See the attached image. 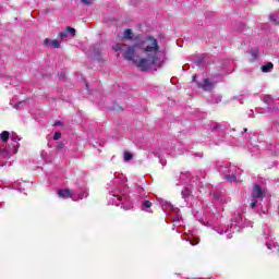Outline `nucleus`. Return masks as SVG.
Returning a JSON list of instances; mask_svg holds the SVG:
<instances>
[{
	"instance_id": "nucleus-1",
	"label": "nucleus",
	"mask_w": 279,
	"mask_h": 279,
	"mask_svg": "<svg viewBox=\"0 0 279 279\" xmlns=\"http://www.w3.org/2000/svg\"><path fill=\"white\" fill-rule=\"evenodd\" d=\"M125 47L123 44H116L113 49L114 51H124ZM138 47L144 51L146 59H136V46L128 47L123 56L125 60L134 62L141 71H149L151 66L160 68L165 64V52L158 46V39L147 36L140 43Z\"/></svg>"
},
{
	"instance_id": "nucleus-2",
	"label": "nucleus",
	"mask_w": 279,
	"mask_h": 279,
	"mask_svg": "<svg viewBox=\"0 0 279 279\" xmlns=\"http://www.w3.org/2000/svg\"><path fill=\"white\" fill-rule=\"evenodd\" d=\"M110 197L108 204L110 206H122L124 210H132L134 204L128 203V187L125 186V180L114 179L109 185Z\"/></svg>"
},
{
	"instance_id": "nucleus-3",
	"label": "nucleus",
	"mask_w": 279,
	"mask_h": 279,
	"mask_svg": "<svg viewBox=\"0 0 279 279\" xmlns=\"http://www.w3.org/2000/svg\"><path fill=\"white\" fill-rule=\"evenodd\" d=\"M252 221H247L245 219V217L243 216V214L241 213H234L231 216V220H230V227L225 228L220 227L218 229H216V232L218 234H226L227 239H232V234H234V232H241V230H243V228H247L248 226H251L252 228Z\"/></svg>"
},
{
	"instance_id": "nucleus-4",
	"label": "nucleus",
	"mask_w": 279,
	"mask_h": 279,
	"mask_svg": "<svg viewBox=\"0 0 279 279\" xmlns=\"http://www.w3.org/2000/svg\"><path fill=\"white\" fill-rule=\"evenodd\" d=\"M193 182H195V179L191 178V172H181L177 182V186H185L181 194L183 199L187 203L191 202V199H195V197H199V191H195Z\"/></svg>"
},
{
	"instance_id": "nucleus-5",
	"label": "nucleus",
	"mask_w": 279,
	"mask_h": 279,
	"mask_svg": "<svg viewBox=\"0 0 279 279\" xmlns=\"http://www.w3.org/2000/svg\"><path fill=\"white\" fill-rule=\"evenodd\" d=\"M217 169L220 175H223L225 180L228 182H236L243 170L241 168L228 162L220 161L217 163Z\"/></svg>"
},
{
	"instance_id": "nucleus-6",
	"label": "nucleus",
	"mask_w": 279,
	"mask_h": 279,
	"mask_svg": "<svg viewBox=\"0 0 279 279\" xmlns=\"http://www.w3.org/2000/svg\"><path fill=\"white\" fill-rule=\"evenodd\" d=\"M209 130H211V132H214V134H217L218 136L215 138L216 145H221L226 143V134H230V124L226 122L223 123L210 122Z\"/></svg>"
},
{
	"instance_id": "nucleus-7",
	"label": "nucleus",
	"mask_w": 279,
	"mask_h": 279,
	"mask_svg": "<svg viewBox=\"0 0 279 279\" xmlns=\"http://www.w3.org/2000/svg\"><path fill=\"white\" fill-rule=\"evenodd\" d=\"M265 197V191L263 190V187H260V185L255 184L253 186V191L251 194V208L253 210H262L263 209V199Z\"/></svg>"
},
{
	"instance_id": "nucleus-8",
	"label": "nucleus",
	"mask_w": 279,
	"mask_h": 279,
	"mask_svg": "<svg viewBox=\"0 0 279 279\" xmlns=\"http://www.w3.org/2000/svg\"><path fill=\"white\" fill-rule=\"evenodd\" d=\"M158 202L166 215H169V210L171 213H177V215L172 216L173 226L180 227L184 223V220H182V216L178 215L180 213V208L173 207L170 202L165 201L162 198H158Z\"/></svg>"
},
{
	"instance_id": "nucleus-9",
	"label": "nucleus",
	"mask_w": 279,
	"mask_h": 279,
	"mask_svg": "<svg viewBox=\"0 0 279 279\" xmlns=\"http://www.w3.org/2000/svg\"><path fill=\"white\" fill-rule=\"evenodd\" d=\"M263 238L267 250H269L272 254H278L279 245L278 243L274 242V239H271V230H269V227L267 226L263 227Z\"/></svg>"
},
{
	"instance_id": "nucleus-10",
	"label": "nucleus",
	"mask_w": 279,
	"mask_h": 279,
	"mask_svg": "<svg viewBox=\"0 0 279 279\" xmlns=\"http://www.w3.org/2000/svg\"><path fill=\"white\" fill-rule=\"evenodd\" d=\"M59 197H62V199H66L69 197H71V199H73V202H77L78 199H84V197H88V192L86 191H74L71 192L69 190H60L58 192Z\"/></svg>"
},
{
	"instance_id": "nucleus-11",
	"label": "nucleus",
	"mask_w": 279,
	"mask_h": 279,
	"mask_svg": "<svg viewBox=\"0 0 279 279\" xmlns=\"http://www.w3.org/2000/svg\"><path fill=\"white\" fill-rule=\"evenodd\" d=\"M25 184H27V182L25 181H2V184L0 185V189H2V191H5V189H8L9 191H19L20 193H23V191H25Z\"/></svg>"
},
{
	"instance_id": "nucleus-12",
	"label": "nucleus",
	"mask_w": 279,
	"mask_h": 279,
	"mask_svg": "<svg viewBox=\"0 0 279 279\" xmlns=\"http://www.w3.org/2000/svg\"><path fill=\"white\" fill-rule=\"evenodd\" d=\"M219 82H221L220 77L204 78L202 82L197 83V86L202 90H205V93H211Z\"/></svg>"
},
{
	"instance_id": "nucleus-13",
	"label": "nucleus",
	"mask_w": 279,
	"mask_h": 279,
	"mask_svg": "<svg viewBox=\"0 0 279 279\" xmlns=\"http://www.w3.org/2000/svg\"><path fill=\"white\" fill-rule=\"evenodd\" d=\"M9 138H11V143L5 148V154L7 156H14V154L19 151V141H21V137H19L16 133H11Z\"/></svg>"
},
{
	"instance_id": "nucleus-14",
	"label": "nucleus",
	"mask_w": 279,
	"mask_h": 279,
	"mask_svg": "<svg viewBox=\"0 0 279 279\" xmlns=\"http://www.w3.org/2000/svg\"><path fill=\"white\" fill-rule=\"evenodd\" d=\"M211 195L219 204H228L230 202V197L226 196V193L221 190L214 191Z\"/></svg>"
},
{
	"instance_id": "nucleus-15",
	"label": "nucleus",
	"mask_w": 279,
	"mask_h": 279,
	"mask_svg": "<svg viewBox=\"0 0 279 279\" xmlns=\"http://www.w3.org/2000/svg\"><path fill=\"white\" fill-rule=\"evenodd\" d=\"M59 36L61 40H64V38H69L70 36L73 38V36H75V28L68 26L66 29L61 32Z\"/></svg>"
},
{
	"instance_id": "nucleus-16",
	"label": "nucleus",
	"mask_w": 279,
	"mask_h": 279,
	"mask_svg": "<svg viewBox=\"0 0 279 279\" xmlns=\"http://www.w3.org/2000/svg\"><path fill=\"white\" fill-rule=\"evenodd\" d=\"M62 41L58 40V39H49V38H46L44 40V45L45 47H52V49H60V45H61Z\"/></svg>"
},
{
	"instance_id": "nucleus-17",
	"label": "nucleus",
	"mask_w": 279,
	"mask_h": 279,
	"mask_svg": "<svg viewBox=\"0 0 279 279\" xmlns=\"http://www.w3.org/2000/svg\"><path fill=\"white\" fill-rule=\"evenodd\" d=\"M251 54V62H256V60L258 59V56L260 54V50H258V48H253L250 51Z\"/></svg>"
},
{
	"instance_id": "nucleus-18",
	"label": "nucleus",
	"mask_w": 279,
	"mask_h": 279,
	"mask_svg": "<svg viewBox=\"0 0 279 279\" xmlns=\"http://www.w3.org/2000/svg\"><path fill=\"white\" fill-rule=\"evenodd\" d=\"M183 241H189L190 245L195 246L197 243H199V240L197 238H193L191 235L183 236Z\"/></svg>"
},
{
	"instance_id": "nucleus-19",
	"label": "nucleus",
	"mask_w": 279,
	"mask_h": 279,
	"mask_svg": "<svg viewBox=\"0 0 279 279\" xmlns=\"http://www.w3.org/2000/svg\"><path fill=\"white\" fill-rule=\"evenodd\" d=\"M151 202L149 201H142V210H145L146 213H151Z\"/></svg>"
},
{
	"instance_id": "nucleus-20",
	"label": "nucleus",
	"mask_w": 279,
	"mask_h": 279,
	"mask_svg": "<svg viewBox=\"0 0 279 279\" xmlns=\"http://www.w3.org/2000/svg\"><path fill=\"white\" fill-rule=\"evenodd\" d=\"M260 69L263 73H269L274 69V63L268 62L267 64L262 65Z\"/></svg>"
},
{
	"instance_id": "nucleus-21",
	"label": "nucleus",
	"mask_w": 279,
	"mask_h": 279,
	"mask_svg": "<svg viewBox=\"0 0 279 279\" xmlns=\"http://www.w3.org/2000/svg\"><path fill=\"white\" fill-rule=\"evenodd\" d=\"M0 140L2 141V143H8V141H10V132L3 131L2 133H0Z\"/></svg>"
},
{
	"instance_id": "nucleus-22",
	"label": "nucleus",
	"mask_w": 279,
	"mask_h": 279,
	"mask_svg": "<svg viewBox=\"0 0 279 279\" xmlns=\"http://www.w3.org/2000/svg\"><path fill=\"white\" fill-rule=\"evenodd\" d=\"M132 36H133L132 29L126 28V29L124 31L123 38H124L125 40H132Z\"/></svg>"
},
{
	"instance_id": "nucleus-23",
	"label": "nucleus",
	"mask_w": 279,
	"mask_h": 279,
	"mask_svg": "<svg viewBox=\"0 0 279 279\" xmlns=\"http://www.w3.org/2000/svg\"><path fill=\"white\" fill-rule=\"evenodd\" d=\"M247 145V149L248 151H251V154H258V146H254L252 144H246Z\"/></svg>"
},
{
	"instance_id": "nucleus-24",
	"label": "nucleus",
	"mask_w": 279,
	"mask_h": 279,
	"mask_svg": "<svg viewBox=\"0 0 279 279\" xmlns=\"http://www.w3.org/2000/svg\"><path fill=\"white\" fill-rule=\"evenodd\" d=\"M269 20L271 21V23H275V25L279 24V13L278 14H271L269 16Z\"/></svg>"
},
{
	"instance_id": "nucleus-25",
	"label": "nucleus",
	"mask_w": 279,
	"mask_h": 279,
	"mask_svg": "<svg viewBox=\"0 0 279 279\" xmlns=\"http://www.w3.org/2000/svg\"><path fill=\"white\" fill-rule=\"evenodd\" d=\"M210 104H221V96H213Z\"/></svg>"
},
{
	"instance_id": "nucleus-26",
	"label": "nucleus",
	"mask_w": 279,
	"mask_h": 279,
	"mask_svg": "<svg viewBox=\"0 0 279 279\" xmlns=\"http://www.w3.org/2000/svg\"><path fill=\"white\" fill-rule=\"evenodd\" d=\"M132 160V155L130 151H124V161L130 162Z\"/></svg>"
},
{
	"instance_id": "nucleus-27",
	"label": "nucleus",
	"mask_w": 279,
	"mask_h": 279,
	"mask_svg": "<svg viewBox=\"0 0 279 279\" xmlns=\"http://www.w3.org/2000/svg\"><path fill=\"white\" fill-rule=\"evenodd\" d=\"M264 101L267 104V106H270L271 101H274V98L271 96H265Z\"/></svg>"
},
{
	"instance_id": "nucleus-28",
	"label": "nucleus",
	"mask_w": 279,
	"mask_h": 279,
	"mask_svg": "<svg viewBox=\"0 0 279 279\" xmlns=\"http://www.w3.org/2000/svg\"><path fill=\"white\" fill-rule=\"evenodd\" d=\"M61 137H62V133L56 132L53 135V141H60Z\"/></svg>"
},
{
	"instance_id": "nucleus-29",
	"label": "nucleus",
	"mask_w": 279,
	"mask_h": 279,
	"mask_svg": "<svg viewBox=\"0 0 279 279\" xmlns=\"http://www.w3.org/2000/svg\"><path fill=\"white\" fill-rule=\"evenodd\" d=\"M21 106H25V101H20L15 105L16 110H21Z\"/></svg>"
},
{
	"instance_id": "nucleus-30",
	"label": "nucleus",
	"mask_w": 279,
	"mask_h": 279,
	"mask_svg": "<svg viewBox=\"0 0 279 279\" xmlns=\"http://www.w3.org/2000/svg\"><path fill=\"white\" fill-rule=\"evenodd\" d=\"M83 3H84V5H90V0H81Z\"/></svg>"
},
{
	"instance_id": "nucleus-31",
	"label": "nucleus",
	"mask_w": 279,
	"mask_h": 279,
	"mask_svg": "<svg viewBox=\"0 0 279 279\" xmlns=\"http://www.w3.org/2000/svg\"><path fill=\"white\" fill-rule=\"evenodd\" d=\"M192 81H193V82H197V75H193V76H192Z\"/></svg>"
},
{
	"instance_id": "nucleus-32",
	"label": "nucleus",
	"mask_w": 279,
	"mask_h": 279,
	"mask_svg": "<svg viewBox=\"0 0 279 279\" xmlns=\"http://www.w3.org/2000/svg\"><path fill=\"white\" fill-rule=\"evenodd\" d=\"M58 125H62V122L60 121L54 122V126H58Z\"/></svg>"
},
{
	"instance_id": "nucleus-33",
	"label": "nucleus",
	"mask_w": 279,
	"mask_h": 279,
	"mask_svg": "<svg viewBox=\"0 0 279 279\" xmlns=\"http://www.w3.org/2000/svg\"><path fill=\"white\" fill-rule=\"evenodd\" d=\"M45 156H47L46 151H41V158H45Z\"/></svg>"
},
{
	"instance_id": "nucleus-34",
	"label": "nucleus",
	"mask_w": 279,
	"mask_h": 279,
	"mask_svg": "<svg viewBox=\"0 0 279 279\" xmlns=\"http://www.w3.org/2000/svg\"><path fill=\"white\" fill-rule=\"evenodd\" d=\"M252 114H254V111L251 110V111L248 112V117H252Z\"/></svg>"
},
{
	"instance_id": "nucleus-35",
	"label": "nucleus",
	"mask_w": 279,
	"mask_h": 279,
	"mask_svg": "<svg viewBox=\"0 0 279 279\" xmlns=\"http://www.w3.org/2000/svg\"><path fill=\"white\" fill-rule=\"evenodd\" d=\"M160 162H161L162 167H165V165H167V162H165L162 160H160Z\"/></svg>"
},
{
	"instance_id": "nucleus-36",
	"label": "nucleus",
	"mask_w": 279,
	"mask_h": 279,
	"mask_svg": "<svg viewBox=\"0 0 279 279\" xmlns=\"http://www.w3.org/2000/svg\"><path fill=\"white\" fill-rule=\"evenodd\" d=\"M5 203H0V208H2L4 206Z\"/></svg>"
},
{
	"instance_id": "nucleus-37",
	"label": "nucleus",
	"mask_w": 279,
	"mask_h": 279,
	"mask_svg": "<svg viewBox=\"0 0 279 279\" xmlns=\"http://www.w3.org/2000/svg\"><path fill=\"white\" fill-rule=\"evenodd\" d=\"M262 213L265 215V213H267V209H262Z\"/></svg>"
},
{
	"instance_id": "nucleus-38",
	"label": "nucleus",
	"mask_w": 279,
	"mask_h": 279,
	"mask_svg": "<svg viewBox=\"0 0 279 279\" xmlns=\"http://www.w3.org/2000/svg\"><path fill=\"white\" fill-rule=\"evenodd\" d=\"M60 80H64V76H62V74H60Z\"/></svg>"
},
{
	"instance_id": "nucleus-39",
	"label": "nucleus",
	"mask_w": 279,
	"mask_h": 279,
	"mask_svg": "<svg viewBox=\"0 0 279 279\" xmlns=\"http://www.w3.org/2000/svg\"><path fill=\"white\" fill-rule=\"evenodd\" d=\"M143 191H144V190L141 187V189H140V193H143Z\"/></svg>"
},
{
	"instance_id": "nucleus-40",
	"label": "nucleus",
	"mask_w": 279,
	"mask_h": 279,
	"mask_svg": "<svg viewBox=\"0 0 279 279\" xmlns=\"http://www.w3.org/2000/svg\"><path fill=\"white\" fill-rule=\"evenodd\" d=\"M275 154H278V149L275 150Z\"/></svg>"
},
{
	"instance_id": "nucleus-41",
	"label": "nucleus",
	"mask_w": 279,
	"mask_h": 279,
	"mask_svg": "<svg viewBox=\"0 0 279 279\" xmlns=\"http://www.w3.org/2000/svg\"><path fill=\"white\" fill-rule=\"evenodd\" d=\"M86 88H87V90H88V84H86Z\"/></svg>"
},
{
	"instance_id": "nucleus-42",
	"label": "nucleus",
	"mask_w": 279,
	"mask_h": 279,
	"mask_svg": "<svg viewBox=\"0 0 279 279\" xmlns=\"http://www.w3.org/2000/svg\"><path fill=\"white\" fill-rule=\"evenodd\" d=\"M244 132H247V129H244Z\"/></svg>"
}]
</instances>
